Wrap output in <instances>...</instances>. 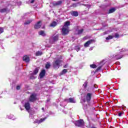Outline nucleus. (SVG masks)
Masks as SVG:
<instances>
[{"label":"nucleus","mask_w":128,"mask_h":128,"mask_svg":"<svg viewBox=\"0 0 128 128\" xmlns=\"http://www.w3.org/2000/svg\"><path fill=\"white\" fill-rule=\"evenodd\" d=\"M92 93H88L85 97L84 99H82V100L84 102H86L88 104V106H90V100H92Z\"/></svg>","instance_id":"1"},{"label":"nucleus","mask_w":128,"mask_h":128,"mask_svg":"<svg viewBox=\"0 0 128 128\" xmlns=\"http://www.w3.org/2000/svg\"><path fill=\"white\" fill-rule=\"evenodd\" d=\"M62 61L60 59H57L54 62H53V68H55L56 70H58V68H60V64Z\"/></svg>","instance_id":"2"},{"label":"nucleus","mask_w":128,"mask_h":128,"mask_svg":"<svg viewBox=\"0 0 128 128\" xmlns=\"http://www.w3.org/2000/svg\"><path fill=\"white\" fill-rule=\"evenodd\" d=\"M74 124L76 126L82 128V126H84V122L83 120L80 119L78 120L75 121L74 122Z\"/></svg>","instance_id":"3"},{"label":"nucleus","mask_w":128,"mask_h":128,"mask_svg":"<svg viewBox=\"0 0 128 128\" xmlns=\"http://www.w3.org/2000/svg\"><path fill=\"white\" fill-rule=\"evenodd\" d=\"M29 100L32 102H34L35 100H36V93H32L29 98Z\"/></svg>","instance_id":"4"},{"label":"nucleus","mask_w":128,"mask_h":128,"mask_svg":"<svg viewBox=\"0 0 128 128\" xmlns=\"http://www.w3.org/2000/svg\"><path fill=\"white\" fill-rule=\"evenodd\" d=\"M58 35H56L55 36H53L50 40V44H54L56 42H58Z\"/></svg>","instance_id":"5"},{"label":"nucleus","mask_w":128,"mask_h":128,"mask_svg":"<svg viewBox=\"0 0 128 128\" xmlns=\"http://www.w3.org/2000/svg\"><path fill=\"white\" fill-rule=\"evenodd\" d=\"M86 6L87 8H90V4H88V5H84V4H80V2L78 3H74L72 4V6L73 8H76V6Z\"/></svg>","instance_id":"6"},{"label":"nucleus","mask_w":128,"mask_h":128,"mask_svg":"<svg viewBox=\"0 0 128 128\" xmlns=\"http://www.w3.org/2000/svg\"><path fill=\"white\" fill-rule=\"evenodd\" d=\"M95 42L96 40H90L84 44V46L85 48H88V46H90V44H92V42Z\"/></svg>","instance_id":"7"},{"label":"nucleus","mask_w":128,"mask_h":128,"mask_svg":"<svg viewBox=\"0 0 128 128\" xmlns=\"http://www.w3.org/2000/svg\"><path fill=\"white\" fill-rule=\"evenodd\" d=\"M68 34V28L63 27L62 28V34L66 36Z\"/></svg>","instance_id":"8"},{"label":"nucleus","mask_w":128,"mask_h":128,"mask_svg":"<svg viewBox=\"0 0 128 128\" xmlns=\"http://www.w3.org/2000/svg\"><path fill=\"white\" fill-rule=\"evenodd\" d=\"M22 60L24 62H26L27 64H28L30 62V56H24Z\"/></svg>","instance_id":"9"},{"label":"nucleus","mask_w":128,"mask_h":128,"mask_svg":"<svg viewBox=\"0 0 128 128\" xmlns=\"http://www.w3.org/2000/svg\"><path fill=\"white\" fill-rule=\"evenodd\" d=\"M64 101L66 102H71L72 104H76V100L74 98H69L68 99H65Z\"/></svg>","instance_id":"10"},{"label":"nucleus","mask_w":128,"mask_h":128,"mask_svg":"<svg viewBox=\"0 0 128 128\" xmlns=\"http://www.w3.org/2000/svg\"><path fill=\"white\" fill-rule=\"evenodd\" d=\"M24 106L26 110H28H28H30V102H28L25 103Z\"/></svg>","instance_id":"11"},{"label":"nucleus","mask_w":128,"mask_h":128,"mask_svg":"<svg viewBox=\"0 0 128 128\" xmlns=\"http://www.w3.org/2000/svg\"><path fill=\"white\" fill-rule=\"evenodd\" d=\"M62 4V1L60 0V1H58L56 2H53L52 3V4L54 6H60V4Z\"/></svg>","instance_id":"12"},{"label":"nucleus","mask_w":128,"mask_h":128,"mask_svg":"<svg viewBox=\"0 0 128 128\" xmlns=\"http://www.w3.org/2000/svg\"><path fill=\"white\" fill-rule=\"evenodd\" d=\"M70 14L72 16H78V11H71Z\"/></svg>","instance_id":"13"},{"label":"nucleus","mask_w":128,"mask_h":128,"mask_svg":"<svg viewBox=\"0 0 128 128\" xmlns=\"http://www.w3.org/2000/svg\"><path fill=\"white\" fill-rule=\"evenodd\" d=\"M40 78H42L44 76H46V70H43L41 71V72L40 74Z\"/></svg>","instance_id":"14"},{"label":"nucleus","mask_w":128,"mask_h":128,"mask_svg":"<svg viewBox=\"0 0 128 128\" xmlns=\"http://www.w3.org/2000/svg\"><path fill=\"white\" fill-rule=\"evenodd\" d=\"M41 22L39 21L37 24H36L34 26V28L36 29L40 28V26H42Z\"/></svg>","instance_id":"15"},{"label":"nucleus","mask_w":128,"mask_h":128,"mask_svg":"<svg viewBox=\"0 0 128 128\" xmlns=\"http://www.w3.org/2000/svg\"><path fill=\"white\" fill-rule=\"evenodd\" d=\"M9 12L10 10H8V8H4L0 10V12H1L2 14L4 12H6L8 14V12Z\"/></svg>","instance_id":"16"},{"label":"nucleus","mask_w":128,"mask_h":128,"mask_svg":"<svg viewBox=\"0 0 128 128\" xmlns=\"http://www.w3.org/2000/svg\"><path fill=\"white\" fill-rule=\"evenodd\" d=\"M100 64H102L100 66H98L97 68V70H100V68H102V66L104 64V60H102L100 62Z\"/></svg>","instance_id":"17"},{"label":"nucleus","mask_w":128,"mask_h":128,"mask_svg":"<svg viewBox=\"0 0 128 128\" xmlns=\"http://www.w3.org/2000/svg\"><path fill=\"white\" fill-rule=\"evenodd\" d=\"M113 58H116V60H120L122 58V55L117 54L116 56H113Z\"/></svg>","instance_id":"18"},{"label":"nucleus","mask_w":128,"mask_h":128,"mask_svg":"<svg viewBox=\"0 0 128 128\" xmlns=\"http://www.w3.org/2000/svg\"><path fill=\"white\" fill-rule=\"evenodd\" d=\"M56 24H57L56 22L55 21H54L50 24V26H51L52 28H54V26H56Z\"/></svg>","instance_id":"19"},{"label":"nucleus","mask_w":128,"mask_h":128,"mask_svg":"<svg viewBox=\"0 0 128 128\" xmlns=\"http://www.w3.org/2000/svg\"><path fill=\"white\" fill-rule=\"evenodd\" d=\"M38 70H40V68L38 67L36 68L32 73V74H37L38 72Z\"/></svg>","instance_id":"20"},{"label":"nucleus","mask_w":128,"mask_h":128,"mask_svg":"<svg viewBox=\"0 0 128 128\" xmlns=\"http://www.w3.org/2000/svg\"><path fill=\"white\" fill-rule=\"evenodd\" d=\"M70 22L68 21L66 22L64 24V26H63V28H68V26H70Z\"/></svg>","instance_id":"21"},{"label":"nucleus","mask_w":128,"mask_h":128,"mask_svg":"<svg viewBox=\"0 0 128 128\" xmlns=\"http://www.w3.org/2000/svg\"><path fill=\"white\" fill-rule=\"evenodd\" d=\"M40 36H46V33H44V31L41 30L38 32Z\"/></svg>","instance_id":"22"},{"label":"nucleus","mask_w":128,"mask_h":128,"mask_svg":"<svg viewBox=\"0 0 128 128\" xmlns=\"http://www.w3.org/2000/svg\"><path fill=\"white\" fill-rule=\"evenodd\" d=\"M116 12V8H112L108 10V14H112V12Z\"/></svg>","instance_id":"23"},{"label":"nucleus","mask_w":128,"mask_h":128,"mask_svg":"<svg viewBox=\"0 0 128 128\" xmlns=\"http://www.w3.org/2000/svg\"><path fill=\"white\" fill-rule=\"evenodd\" d=\"M50 68V62H47L46 65V68L48 69Z\"/></svg>","instance_id":"24"},{"label":"nucleus","mask_w":128,"mask_h":128,"mask_svg":"<svg viewBox=\"0 0 128 128\" xmlns=\"http://www.w3.org/2000/svg\"><path fill=\"white\" fill-rule=\"evenodd\" d=\"M42 52L40 51H38L36 53V56H42Z\"/></svg>","instance_id":"25"},{"label":"nucleus","mask_w":128,"mask_h":128,"mask_svg":"<svg viewBox=\"0 0 128 128\" xmlns=\"http://www.w3.org/2000/svg\"><path fill=\"white\" fill-rule=\"evenodd\" d=\"M66 72H68V70H66V69H64L62 70L60 74H66Z\"/></svg>","instance_id":"26"},{"label":"nucleus","mask_w":128,"mask_h":128,"mask_svg":"<svg viewBox=\"0 0 128 128\" xmlns=\"http://www.w3.org/2000/svg\"><path fill=\"white\" fill-rule=\"evenodd\" d=\"M32 22V20H28L25 22L24 24H30Z\"/></svg>","instance_id":"27"},{"label":"nucleus","mask_w":128,"mask_h":128,"mask_svg":"<svg viewBox=\"0 0 128 128\" xmlns=\"http://www.w3.org/2000/svg\"><path fill=\"white\" fill-rule=\"evenodd\" d=\"M46 118H40V120H39V122L40 124L42 122H44V120H46Z\"/></svg>","instance_id":"28"},{"label":"nucleus","mask_w":128,"mask_h":128,"mask_svg":"<svg viewBox=\"0 0 128 128\" xmlns=\"http://www.w3.org/2000/svg\"><path fill=\"white\" fill-rule=\"evenodd\" d=\"M90 66L92 68H96V65L93 64H90Z\"/></svg>","instance_id":"29"},{"label":"nucleus","mask_w":128,"mask_h":128,"mask_svg":"<svg viewBox=\"0 0 128 128\" xmlns=\"http://www.w3.org/2000/svg\"><path fill=\"white\" fill-rule=\"evenodd\" d=\"M84 32V29H81L78 30V34H81Z\"/></svg>","instance_id":"30"},{"label":"nucleus","mask_w":128,"mask_h":128,"mask_svg":"<svg viewBox=\"0 0 128 128\" xmlns=\"http://www.w3.org/2000/svg\"><path fill=\"white\" fill-rule=\"evenodd\" d=\"M112 36H108V37H106V40H112Z\"/></svg>","instance_id":"31"},{"label":"nucleus","mask_w":128,"mask_h":128,"mask_svg":"<svg viewBox=\"0 0 128 128\" xmlns=\"http://www.w3.org/2000/svg\"><path fill=\"white\" fill-rule=\"evenodd\" d=\"M88 86V82H86L83 84V86H84V88H86V86Z\"/></svg>","instance_id":"32"},{"label":"nucleus","mask_w":128,"mask_h":128,"mask_svg":"<svg viewBox=\"0 0 128 128\" xmlns=\"http://www.w3.org/2000/svg\"><path fill=\"white\" fill-rule=\"evenodd\" d=\"M4 32V28H0V34H2Z\"/></svg>","instance_id":"33"},{"label":"nucleus","mask_w":128,"mask_h":128,"mask_svg":"<svg viewBox=\"0 0 128 128\" xmlns=\"http://www.w3.org/2000/svg\"><path fill=\"white\" fill-rule=\"evenodd\" d=\"M34 124H40V120H36L34 122Z\"/></svg>","instance_id":"34"},{"label":"nucleus","mask_w":128,"mask_h":128,"mask_svg":"<svg viewBox=\"0 0 128 128\" xmlns=\"http://www.w3.org/2000/svg\"><path fill=\"white\" fill-rule=\"evenodd\" d=\"M119 36H120V35L118 33L115 34L114 38H118Z\"/></svg>","instance_id":"35"},{"label":"nucleus","mask_w":128,"mask_h":128,"mask_svg":"<svg viewBox=\"0 0 128 128\" xmlns=\"http://www.w3.org/2000/svg\"><path fill=\"white\" fill-rule=\"evenodd\" d=\"M122 114H124V112H119L118 114V116H122Z\"/></svg>","instance_id":"36"},{"label":"nucleus","mask_w":128,"mask_h":128,"mask_svg":"<svg viewBox=\"0 0 128 128\" xmlns=\"http://www.w3.org/2000/svg\"><path fill=\"white\" fill-rule=\"evenodd\" d=\"M16 90H20V86H16Z\"/></svg>","instance_id":"37"},{"label":"nucleus","mask_w":128,"mask_h":128,"mask_svg":"<svg viewBox=\"0 0 128 128\" xmlns=\"http://www.w3.org/2000/svg\"><path fill=\"white\" fill-rule=\"evenodd\" d=\"M68 64H66L64 66V68H68Z\"/></svg>","instance_id":"38"},{"label":"nucleus","mask_w":128,"mask_h":128,"mask_svg":"<svg viewBox=\"0 0 128 128\" xmlns=\"http://www.w3.org/2000/svg\"><path fill=\"white\" fill-rule=\"evenodd\" d=\"M88 108V105H84V108H85V110H86V108Z\"/></svg>","instance_id":"39"},{"label":"nucleus","mask_w":128,"mask_h":128,"mask_svg":"<svg viewBox=\"0 0 128 128\" xmlns=\"http://www.w3.org/2000/svg\"><path fill=\"white\" fill-rule=\"evenodd\" d=\"M76 48L77 52H78V50H80V48H78V46H76Z\"/></svg>","instance_id":"40"},{"label":"nucleus","mask_w":128,"mask_h":128,"mask_svg":"<svg viewBox=\"0 0 128 128\" xmlns=\"http://www.w3.org/2000/svg\"><path fill=\"white\" fill-rule=\"evenodd\" d=\"M126 50L125 48H122V49L120 52H126Z\"/></svg>","instance_id":"41"},{"label":"nucleus","mask_w":128,"mask_h":128,"mask_svg":"<svg viewBox=\"0 0 128 128\" xmlns=\"http://www.w3.org/2000/svg\"><path fill=\"white\" fill-rule=\"evenodd\" d=\"M34 0H32L30 1V4H34Z\"/></svg>","instance_id":"42"},{"label":"nucleus","mask_w":128,"mask_h":128,"mask_svg":"<svg viewBox=\"0 0 128 128\" xmlns=\"http://www.w3.org/2000/svg\"><path fill=\"white\" fill-rule=\"evenodd\" d=\"M90 50H92V47L90 48Z\"/></svg>","instance_id":"43"},{"label":"nucleus","mask_w":128,"mask_h":128,"mask_svg":"<svg viewBox=\"0 0 128 128\" xmlns=\"http://www.w3.org/2000/svg\"><path fill=\"white\" fill-rule=\"evenodd\" d=\"M42 110H44V108H42Z\"/></svg>","instance_id":"44"},{"label":"nucleus","mask_w":128,"mask_h":128,"mask_svg":"<svg viewBox=\"0 0 128 128\" xmlns=\"http://www.w3.org/2000/svg\"><path fill=\"white\" fill-rule=\"evenodd\" d=\"M72 2H76V0H72Z\"/></svg>","instance_id":"45"},{"label":"nucleus","mask_w":128,"mask_h":128,"mask_svg":"<svg viewBox=\"0 0 128 128\" xmlns=\"http://www.w3.org/2000/svg\"><path fill=\"white\" fill-rule=\"evenodd\" d=\"M46 102H50V100H46Z\"/></svg>","instance_id":"46"},{"label":"nucleus","mask_w":128,"mask_h":128,"mask_svg":"<svg viewBox=\"0 0 128 128\" xmlns=\"http://www.w3.org/2000/svg\"><path fill=\"white\" fill-rule=\"evenodd\" d=\"M95 88H96V86H94Z\"/></svg>","instance_id":"47"},{"label":"nucleus","mask_w":128,"mask_h":128,"mask_svg":"<svg viewBox=\"0 0 128 128\" xmlns=\"http://www.w3.org/2000/svg\"><path fill=\"white\" fill-rule=\"evenodd\" d=\"M20 110H22V108H20Z\"/></svg>","instance_id":"48"},{"label":"nucleus","mask_w":128,"mask_h":128,"mask_svg":"<svg viewBox=\"0 0 128 128\" xmlns=\"http://www.w3.org/2000/svg\"><path fill=\"white\" fill-rule=\"evenodd\" d=\"M122 110H125V109H124V108H122Z\"/></svg>","instance_id":"49"},{"label":"nucleus","mask_w":128,"mask_h":128,"mask_svg":"<svg viewBox=\"0 0 128 128\" xmlns=\"http://www.w3.org/2000/svg\"><path fill=\"white\" fill-rule=\"evenodd\" d=\"M30 78H32V77H30Z\"/></svg>","instance_id":"50"},{"label":"nucleus","mask_w":128,"mask_h":128,"mask_svg":"<svg viewBox=\"0 0 128 128\" xmlns=\"http://www.w3.org/2000/svg\"><path fill=\"white\" fill-rule=\"evenodd\" d=\"M110 128H112V127H110Z\"/></svg>","instance_id":"51"}]
</instances>
